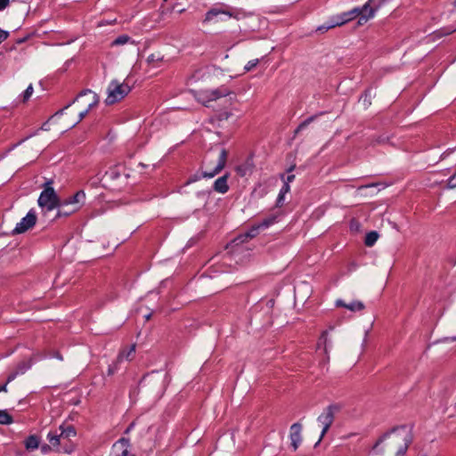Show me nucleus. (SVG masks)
Segmentation results:
<instances>
[{"label":"nucleus","mask_w":456,"mask_h":456,"mask_svg":"<svg viewBox=\"0 0 456 456\" xmlns=\"http://www.w3.org/2000/svg\"><path fill=\"white\" fill-rule=\"evenodd\" d=\"M391 435H385L382 438H380L373 447V450H377L379 446V444L382 443L385 439L388 438L389 443L388 445L393 448H396V456H403L411 441L410 433L405 428L396 429Z\"/></svg>","instance_id":"1"},{"label":"nucleus","mask_w":456,"mask_h":456,"mask_svg":"<svg viewBox=\"0 0 456 456\" xmlns=\"http://www.w3.org/2000/svg\"><path fill=\"white\" fill-rule=\"evenodd\" d=\"M86 194L84 191H78L73 196L60 201V209L58 210L57 216H69V214L77 211L84 204Z\"/></svg>","instance_id":"2"},{"label":"nucleus","mask_w":456,"mask_h":456,"mask_svg":"<svg viewBox=\"0 0 456 456\" xmlns=\"http://www.w3.org/2000/svg\"><path fill=\"white\" fill-rule=\"evenodd\" d=\"M131 91L130 86L126 83H119L117 80H113L110 83L107 88V97L105 103L107 105L114 104L121 101Z\"/></svg>","instance_id":"3"},{"label":"nucleus","mask_w":456,"mask_h":456,"mask_svg":"<svg viewBox=\"0 0 456 456\" xmlns=\"http://www.w3.org/2000/svg\"><path fill=\"white\" fill-rule=\"evenodd\" d=\"M231 94L230 90L226 87L221 86L213 90H201L196 92L194 96L196 100L204 106L212 107L211 102L224 98Z\"/></svg>","instance_id":"4"},{"label":"nucleus","mask_w":456,"mask_h":456,"mask_svg":"<svg viewBox=\"0 0 456 456\" xmlns=\"http://www.w3.org/2000/svg\"><path fill=\"white\" fill-rule=\"evenodd\" d=\"M370 0L362 7H355L348 12H342L341 15L343 16L346 23L360 16L358 23L362 25L372 18L374 16V10L370 6Z\"/></svg>","instance_id":"5"},{"label":"nucleus","mask_w":456,"mask_h":456,"mask_svg":"<svg viewBox=\"0 0 456 456\" xmlns=\"http://www.w3.org/2000/svg\"><path fill=\"white\" fill-rule=\"evenodd\" d=\"M60 200L53 187L46 186L40 193L38 205L46 211H52L55 208H60Z\"/></svg>","instance_id":"6"},{"label":"nucleus","mask_w":456,"mask_h":456,"mask_svg":"<svg viewBox=\"0 0 456 456\" xmlns=\"http://www.w3.org/2000/svg\"><path fill=\"white\" fill-rule=\"evenodd\" d=\"M75 102L80 106V109L92 110L98 104L99 96L91 90H84L72 102V103Z\"/></svg>","instance_id":"7"},{"label":"nucleus","mask_w":456,"mask_h":456,"mask_svg":"<svg viewBox=\"0 0 456 456\" xmlns=\"http://www.w3.org/2000/svg\"><path fill=\"white\" fill-rule=\"evenodd\" d=\"M337 410H338V407L336 405H330L318 417L317 420L322 427L321 438L323 437V436L327 433V431L332 425V423L334 421V414Z\"/></svg>","instance_id":"8"},{"label":"nucleus","mask_w":456,"mask_h":456,"mask_svg":"<svg viewBox=\"0 0 456 456\" xmlns=\"http://www.w3.org/2000/svg\"><path fill=\"white\" fill-rule=\"evenodd\" d=\"M37 222V215L36 212L33 209H30L27 216L23 217L15 226V228L12 231L13 234H20L30 228H32Z\"/></svg>","instance_id":"9"},{"label":"nucleus","mask_w":456,"mask_h":456,"mask_svg":"<svg viewBox=\"0 0 456 456\" xmlns=\"http://www.w3.org/2000/svg\"><path fill=\"white\" fill-rule=\"evenodd\" d=\"M47 440L49 444L53 446V451L55 452H63L66 453H69L71 449L69 448L68 444L63 442L60 433L58 430L50 431L47 434Z\"/></svg>","instance_id":"10"},{"label":"nucleus","mask_w":456,"mask_h":456,"mask_svg":"<svg viewBox=\"0 0 456 456\" xmlns=\"http://www.w3.org/2000/svg\"><path fill=\"white\" fill-rule=\"evenodd\" d=\"M130 441L122 437L115 442L111 448V456H135L129 451Z\"/></svg>","instance_id":"11"},{"label":"nucleus","mask_w":456,"mask_h":456,"mask_svg":"<svg viewBox=\"0 0 456 456\" xmlns=\"http://www.w3.org/2000/svg\"><path fill=\"white\" fill-rule=\"evenodd\" d=\"M227 159V151L226 150L223 149L220 152V155L218 157V161L215 168L211 171H204L202 172L201 176L205 178H212L216 175L221 172V170L224 167Z\"/></svg>","instance_id":"12"},{"label":"nucleus","mask_w":456,"mask_h":456,"mask_svg":"<svg viewBox=\"0 0 456 456\" xmlns=\"http://www.w3.org/2000/svg\"><path fill=\"white\" fill-rule=\"evenodd\" d=\"M301 431L302 426L299 423H294L290 427L289 437L291 441V446L294 451H297L302 442Z\"/></svg>","instance_id":"13"},{"label":"nucleus","mask_w":456,"mask_h":456,"mask_svg":"<svg viewBox=\"0 0 456 456\" xmlns=\"http://www.w3.org/2000/svg\"><path fill=\"white\" fill-rule=\"evenodd\" d=\"M337 307H344L351 312H361L364 309V304L362 301L354 300L348 304L345 303L342 299H338L335 302Z\"/></svg>","instance_id":"14"},{"label":"nucleus","mask_w":456,"mask_h":456,"mask_svg":"<svg viewBox=\"0 0 456 456\" xmlns=\"http://www.w3.org/2000/svg\"><path fill=\"white\" fill-rule=\"evenodd\" d=\"M30 366L31 364L26 361L19 362L15 370L8 375L7 382H12L18 375L24 374L30 368Z\"/></svg>","instance_id":"15"},{"label":"nucleus","mask_w":456,"mask_h":456,"mask_svg":"<svg viewBox=\"0 0 456 456\" xmlns=\"http://www.w3.org/2000/svg\"><path fill=\"white\" fill-rule=\"evenodd\" d=\"M227 180H228L227 175H224L217 178L214 183V190L219 193L227 192L229 190Z\"/></svg>","instance_id":"16"},{"label":"nucleus","mask_w":456,"mask_h":456,"mask_svg":"<svg viewBox=\"0 0 456 456\" xmlns=\"http://www.w3.org/2000/svg\"><path fill=\"white\" fill-rule=\"evenodd\" d=\"M59 431L64 443L66 440H69L71 437H74L77 435V432L72 426H60Z\"/></svg>","instance_id":"17"},{"label":"nucleus","mask_w":456,"mask_h":456,"mask_svg":"<svg viewBox=\"0 0 456 456\" xmlns=\"http://www.w3.org/2000/svg\"><path fill=\"white\" fill-rule=\"evenodd\" d=\"M135 353V345H132L129 348L122 350L118 357V362H121L123 360L131 361Z\"/></svg>","instance_id":"18"},{"label":"nucleus","mask_w":456,"mask_h":456,"mask_svg":"<svg viewBox=\"0 0 456 456\" xmlns=\"http://www.w3.org/2000/svg\"><path fill=\"white\" fill-rule=\"evenodd\" d=\"M221 12H223V8H216V7L211 8L208 12H207V13L205 15V19L203 20V22L204 23L210 22L211 20H214V18H216L219 14H222Z\"/></svg>","instance_id":"19"},{"label":"nucleus","mask_w":456,"mask_h":456,"mask_svg":"<svg viewBox=\"0 0 456 456\" xmlns=\"http://www.w3.org/2000/svg\"><path fill=\"white\" fill-rule=\"evenodd\" d=\"M379 239V233L375 231L368 232L365 236L364 243L367 247H372Z\"/></svg>","instance_id":"20"},{"label":"nucleus","mask_w":456,"mask_h":456,"mask_svg":"<svg viewBox=\"0 0 456 456\" xmlns=\"http://www.w3.org/2000/svg\"><path fill=\"white\" fill-rule=\"evenodd\" d=\"M25 446L28 450H35L39 446V440L36 436H29L25 441Z\"/></svg>","instance_id":"21"},{"label":"nucleus","mask_w":456,"mask_h":456,"mask_svg":"<svg viewBox=\"0 0 456 456\" xmlns=\"http://www.w3.org/2000/svg\"><path fill=\"white\" fill-rule=\"evenodd\" d=\"M289 191H290V186L288 183L282 185V187H281V191L279 192L278 198H277V202H276V206L277 207H281L283 204L284 196Z\"/></svg>","instance_id":"22"},{"label":"nucleus","mask_w":456,"mask_h":456,"mask_svg":"<svg viewBox=\"0 0 456 456\" xmlns=\"http://www.w3.org/2000/svg\"><path fill=\"white\" fill-rule=\"evenodd\" d=\"M13 422L12 417L4 410H0V424L9 425Z\"/></svg>","instance_id":"23"},{"label":"nucleus","mask_w":456,"mask_h":456,"mask_svg":"<svg viewBox=\"0 0 456 456\" xmlns=\"http://www.w3.org/2000/svg\"><path fill=\"white\" fill-rule=\"evenodd\" d=\"M330 20L331 21L332 25H334V28L340 27L344 24H346V21L343 19V16L340 14L332 16Z\"/></svg>","instance_id":"24"},{"label":"nucleus","mask_w":456,"mask_h":456,"mask_svg":"<svg viewBox=\"0 0 456 456\" xmlns=\"http://www.w3.org/2000/svg\"><path fill=\"white\" fill-rule=\"evenodd\" d=\"M131 41V37L126 35L118 37L112 43L111 45H121Z\"/></svg>","instance_id":"25"},{"label":"nucleus","mask_w":456,"mask_h":456,"mask_svg":"<svg viewBox=\"0 0 456 456\" xmlns=\"http://www.w3.org/2000/svg\"><path fill=\"white\" fill-rule=\"evenodd\" d=\"M274 223H276V216H271L264 219L262 222H260L259 225L262 229H265L273 224Z\"/></svg>","instance_id":"26"},{"label":"nucleus","mask_w":456,"mask_h":456,"mask_svg":"<svg viewBox=\"0 0 456 456\" xmlns=\"http://www.w3.org/2000/svg\"><path fill=\"white\" fill-rule=\"evenodd\" d=\"M331 28H334V25H332L331 21L330 20H328L327 22H325L324 24L317 27L316 28V32H319L321 34H323L325 32H327L328 30L331 29Z\"/></svg>","instance_id":"27"},{"label":"nucleus","mask_w":456,"mask_h":456,"mask_svg":"<svg viewBox=\"0 0 456 456\" xmlns=\"http://www.w3.org/2000/svg\"><path fill=\"white\" fill-rule=\"evenodd\" d=\"M456 31V26L455 27H447L443 28L440 30L436 31V34L439 37L447 36Z\"/></svg>","instance_id":"28"},{"label":"nucleus","mask_w":456,"mask_h":456,"mask_svg":"<svg viewBox=\"0 0 456 456\" xmlns=\"http://www.w3.org/2000/svg\"><path fill=\"white\" fill-rule=\"evenodd\" d=\"M260 229L262 228L260 227L259 224H257L256 225H254L248 232H246L244 236L249 239L254 238L258 234V231Z\"/></svg>","instance_id":"29"},{"label":"nucleus","mask_w":456,"mask_h":456,"mask_svg":"<svg viewBox=\"0 0 456 456\" xmlns=\"http://www.w3.org/2000/svg\"><path fill=\"white\" fill-rule=\"evenodd\" d=\"M33 92H34V89H33V86L30 84L27 89L23 92L22 94V101L25 102L27 101H28V99L31 97V95L33 94Z\"/></svg>","instance_id":"30"},{"label":"nucleus","mask_w":456,"mask_h":456,"mask_svg":"<svg viewBox=\"0 0 456 456\" xmlns=\"http://www.w3.org/2000/svg\"><path fill=\"white\" fill-rule=\"evenodd\" d=\"M258 62H259L258 59H254V60L248 61V63L244 67L245 72H248V71L252 70L254 68H256L257 66Z\"/></svg>","instance_id":"31"},{"label":"nucleus","mask_w":456,"mask_h":456,"mask_svg":"<svg viewBox=\"0 0 456 456\" xmlns=\"http://www.w3.org/2000/svg\"><path fill=\"white\" fill-rule=\"evenodd\" d=\"M231 116L232 113L229 110H222L216 115L219 121L227 120Z\"/></svg>","instance_id":"32"},{"label":"nucleus","mask_w":456,"mask_h":456,"mask_svg":"<svg viewBox=\"0 0 456 456\" xmlns=\"http://www.w3.org/2000/svg\"><path fill=\"white\" fill-rule=\"evenodd\" d=\"M118 364H119V362H118V360H116L115 362H113L112 364H110L108 368V375L109 376H111L113 375L116 371H118Z\"/></svg>","instance_id":"33"},{"label":"nucleus","mask_w":456,"mask_h":456,"mask_svg":"<svg viewBox=\"0 0 456 456\" xmlns=\"http://www.w3.org/2000/svg\"><path fill=\"white\" fill-rule=\"evenodd\" d=\"M91 110H87V109H81L79 113H78V118L77 120L74 123L73 126H76L77 124H78L80 121H82L85 117L87 115V113L90 111Z\"/></svg>","instance_id":"34"},{"label":"nucleus","mask_w":456,"mask_h":456,"mask_svg":"<svg viewBox=\"0 0 456 456\" xmlns=\"http://www.w3.org/2000/svg\"><path fill=\"white\" fill-rule=\"evenodd\" d=\"M314 119V117H310L307 119H305L304 122H302L297 128L296 129V133H298L300 130L306 127Z\"/></svg>","instance_id":"35"},{"label":"nucleus","mask_w":456,"mask_h":456,"mask_svg":"<svg viewBox=\"0 0 456 456\" xmlns=\"http://www.w3.org/2000/svg\"><path fill=\"white\" fill-rule=\"evenodd\" d=\"M327 336H328V331L325 330V331H323L322 333V336L320 338V342L323 343V345H324V351H325V353H327V351H328V345H327L328 338H327Z\"/></svg>","instance_id":"36"},{"label":"nucleus","mask_w":456,"mask_h":456,"mask_svg":"<svg viewBox=\"0 0 456 456\" xmlns=\"http://www.w3.org/2000/svg\"><path fill=\"white\" fill-rule=\"evenodd\" d=\"M447 187L450 189L456 188V172L448 179Z\"/></svg>","instance_id":"37"},{"label":"nucleus","mask_w":456,"mask_h":456,"mask_svg":"<svg viewBox=\"0 0 456 456\" xmlns=\"http://www.w3.org/2000/svg\"><path fill=\"white\" fill-rule=\"evenodd\" d=\"M9 37V32L0 28V44Z\"/></svg>","instance_id":"38"},{"label":"nucleus","mask_w":456,"mask_h":456,"mask_svg":"<svg viewBox=\"0 0 456 456\" xmlns=\"http://www.w3.org/2000/svg\"><path fill=\"white\" fill-rule=\"evenodd\" d=\"M281 178L284 180V183L283 184H289L294 181L295 179V175H289L286 178H284V175H281Z\"/></svg>","instance_id":"39"},{"label":"nucleus","mask_w":456,"mask_h":456,"mask_svg":"<svg viewBox=\"0 0 456 456\" xmlns=\"http://www.w3.org/2000/svg\"><path fill=\"white\" fill-rule=\"evenodd\" d=\"M53 450V446L49 444H43L41 446V452L45 454L48 453L49 452H51Z\"/></svg>","instance_id":"40"},{"label":"nucleus","mask_w":456,"mask_h":456,"mask_svg":"<svg viewBox=\"0 0 456 456\" xmlns=\"http://www.w3.org/2000/svg\"><path fill=\"white\" fill-rule=\"evenodd\" d=\"M10 4V0H0V11L5 9Z\"/></svg>","instance_id":"41"},{"label":"nucleus","mask_w":456,"mask_h":456,"mask_svg":"<svg viewBox=\"0 0 456 456\" xmlns=\"http://www.w3.org/2000/svg\"><path fill=\"white\" fill-rule=\"evenodd\" d=\"M221 13H222V14H225V15H227V16H228V17H230V18H232V17H235V16L233 15V13H232L230 10H228V9H223V12H221Z\"/></svg>","instance_id":"42"},{"label":"nucleus","mask_w":456,"mask_h":456,"mask_svg":"<svg viewBox=\"0 0 456 456\" xmlns=\"http://www.w3.org/2000/svg\"><path fill=\"white\" fill-rule=\"evenodd\" d=\"M388 142V137H385V136H380L379 139H378V142L379 143H385Z\"/></svg>","instance_id":"43"},{"label":"nucleus","mask_w":456,"mask_h":456,"mask_svg":"<svg viewBox=\"0 0 456 456\" xmlns=\"http://www.w3.org/2000/svg\"><path fill=\"white\" fill-rule=\"evenodd\" d=\"M9 382L6 381L5 384H4L3 386H0V392H7V384Z\"/></svg>","instance_id":"44"},{"label":"nucleus","mask_w":456,"mask_h":456,"mask_svg":"<svg viewBox=\"0 0 456 456\" xmlns=\"http://www.w3.org/2000/svg\"><path fill=\"white\" fill-rule=\"evenodd\" d=\"M200 177L197 175H194L193 177H191L188 181V183L196 182Z\"/></svg>","instance_id":"45"},{"label":"nucleus","mask_w":456,"mask_h":456,"mask_svg":"<svg viewBox=\"0 0 456 456\" xmlns=\"http://www.w3.org/2000/svg\"><path fill=\"white\" fill-rule=\"evenodd\" d=\"M378 183H370V184H368V185H363V186H361L359 187V189H363V188H369V187H373V186H377Z\"/></svg>","instance_id":"46"},{"label":"nucleus","mask_w":456,"mask_h":456,"mask_svg":"<svg viewBox=\"0 0 456 456\" xmlns=\"http://www.w3.org/2000/svg\"><path fill=\"white\" fill-rule=\"evenodd\" d=\"M71 105V103L66 105V107L62 110H61L59 112H56V115H58L59 113H62L64 110L68 109L69 106Z\"/></svg>","instance_id":"47"},{"label":"nucleus","mask_w":456,"mask_h":456,"mask_svg":"<svg viewBox=\"0 0 456 456\" xmlns=\"http://www.w3.org/2000/svg\"><path fill=\"white\" fill-rule=\"evenodd\" d=\"M148 61H149L150 62H151V61H154L153 55L149 56Z\"/></svg>","instance_id":"48"},{"label":"nucleus","mask_w":456,"mask_h":456,"mask_svg":"<svg viewBox=\"0 0 456 456\" xmlns=\"http://www.w3.org/2000/svg\"><path fill=\"white\" fill-rule=\"evenodd\" d=\"M294 166L290 167L289 169H288V172H291L293 169H294Z\"/></svg>","instance_id":"49"},{"label":"nucleus","mask_w":456,"mask_h":456,"mask_svg":"<svg viewBox=\"0 0 456 456\" xmlns=\"http://www.w3.org/2000/svg\"><path fill=\"white\" fill-rule=\"evenodd\" d=\"M451 341H456V337H452L450 338Z\"/></svg>","instance_id":"50"},{"label":"nucleus","mask_w":456,"mask_h":456,"mask_svg":"<svg viewBox=\"0 0 456 456\" xmlns=\"http://www.w3.org/2000/svg\"><path fill=\"white\" fill-rule=\"evenodd\" d=\"M150 318H151V314H148V315L145 316L146 320H149Z\"/></svg>","instance_id":"51"},{"label":"nucleus","mask_w":456,"mask_h":456,"mask_svg":"<svg viewBox=\"0 0 456 456\" xmlns=\"http://www.w3.org/2000/svg\"><path fill=\"white\" fill-rule=\"evenodd\" d=\"M453 5L456 7V0L453 1Z\"/></svg>","instance_id":"52"}]
</instances>
